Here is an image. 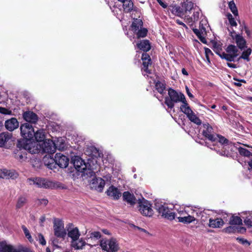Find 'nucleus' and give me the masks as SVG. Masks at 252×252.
I'll list each match as a JSON object with an SVG mask.
<instances>
[{
    "mask_svg": "<svg viewBox=\"0 0 252 252\" xmlns=\"http://www.w3.org/2000/svg\"><path fill=\"white\" fill-rule=\"evenodd\" d=\"M178 102H182V104L180 106L181 111L187 115L191 122L197 125H200L201 123V120L187 103L185 95H166L165 97V103L170 108H172L174 103Z\"/></svg>",
    "mask_w": 252,
    "mask_h": 252,
    "instance_id": "obj_1",
    "label": "nucleus"
},
{
    "mask_svg": "<svg viewBox=\"0 0 252 252\" xmlns=\"http://www.w3.org/2000/svg\"><path fill=\"white\" fill-rule=\"evenodd\" d=\"M200 131L203 136L209 140L207 146L220 154V137L216 133L213 127L208 123L204 124L200 127Z\"/></svg>",
    "mask_w": 252,
    "mask_h": 252,
    "instance_id": "obj_2",
    "label": "nucleus"
},
{
    "mask_svg": "<svg viewBox=\"0 0 252 252\" xmlns=\"http://www.w3.org/2000/svg\"><path fill=\"white\" fill-rule=\"evenodd\" d=\"M28 182L31 185H34L38 188L44 189H54L62 187V184L59 182L53 181L40 177L29 178Z\"/></svg>",
    "mask_w": 252,
    "mask_h": 252,
    "instance_id": "obj_3",
    "label": "nucleus"
},
{
    "mask_svg": "<svg viewBox=\"0 0 252 252\" xmlns=\"http://www.w3.org/2000/svg\"><path fill=\"white\" fill-rule=\"evenodd\" d=\"M200 19L201 21L199 24V29H193L192 30L194 33L199 38L200 41L202 43L206 44L207 41L205 38V35H207V32L209 29V26L206 17L201 15Z\"/></svg>",
    "mask_w": 252,
    "mask_h": 252,
    "instance_id": "obj_4",
    "label": "nucleus"
},
{
    "mask_svg": "<svg viewBox=\"0 0 252 252\" xmlns=\"http://www.w3.org/2000/svg\"><path fill=\"white\" fill-rule=\"evenodd\" d=\"M155 209L165 218L173 220L176 218V214L171 211L168 205L165 202L157 201L155 203Z\"/></svg>",
    "mask_w": 252,
    "mask_h": 252,
    "instance_id": "obj_5",
    "label": "nucleus"
},
{
    "mask_svg": "<svg viewBox=\"0 0 252 252\" xmlns=\"http://www.w3.org/2000/svg\"><path fill=\"white\" fill-rule=\"evenodd\" d=\"M102 249L107 252H116L118 250V244L114 238L102 239L100 242Z\"/></svg>",
    "mask_w": 252,
    "mask_h": 252,
    "instance_id": "obj_6",
    "label": "nucleus"
},
{
    "mask_svg": "<svg viewBox=\"0 0 252 252\" xmlns=\"http://www.w3.org/2000/svg\"><path fill=\"white\" fill-rule=\"evenodd\" d=\"M53 229L55 236L64 239L66 235V231L64 227V223L62 220L55 219L54 220Z\"/></svg>",
    "mask_w": 252,
    "mask_h": 252,
    "instance_id": "obj_7",
    "label": "nucleus"
},
{
    "mask_svg": "<svg viewBox=\"0 0 252 252\" xmlns=\"http://www.w3.org/2000/svg\"><path fill=\"white\" fill-rule=\"evenodd\" d=\"M138 204L139 210L143 215L147 217L153 216L154 211L152 208V204L149 201L144 198H142L141 200L139 199Z\"/></svg>",
    "mask_w": 252,
    "mask_h": 252,
    "instance_id": "obj_8",
    "label": "nucleus"
},
{
    "mask_svg": "<svg viewBox=\"0 0 252 252\" xmlns=\"http://www.w3.org/2000/svg\"><path fill=\"white\" fill-rule=\"evenodd\" d=\"M21 135L27 140H30L33 138L34 130L32 126L29 123L22 124L20 126Z\"/></svg>",
    "mask_w": 252,
    "mask_h": 252,
    "instance_id": "obj_9",
    "label": "nucleus"
},
{
    "mask_svg": "<svg viewBox=\"0 0 252 252\" xmlns=\"http://www.w3.org/2000/svg\"><path fill=\"white\" fill-rule=\"evenodd\" d=\"M234 148L235 147L231 142L221 136V156L227 157L231 156Z\"/></svg>",
    "mask_w": 252,
    "mask_h": 252,
    "instance_id": "obj_10",
    "label": "nucleus"
},
{
    "mask_svg": "<svg viewBox=\"0 0 252 252\" xmlns=\"http://www.w3.org/2000/svg\"><path fill=\"white\" fill-rule=\"evenodd\" d=\"M226 53L221 54V59H224L228 62L234 61V59L238 55V50L236 46L230 45L226 49Z\"/></svg>",
    "mask_w": 252,
    "mask_h": 252,
    "instance_id": "obj_11",
    "label": "nucleus"
},
{
    "mask_svg": "<svg viewBox=\"0 0 252 252\" xmlns=\"http://www.w3.org/2000/svg\"><path fill=\"white\" fill-rule=\"evenodd\" d=\"M105 185L104 180L100 177H94L90 182V186L92 189L98 192H102Z\"/></svg>",
    "mask_w": 252,
    "mask_h": 252,
    "instance_id": "obj_12",
    "label": "nucleus"
},
{
    "mask_svg": "<svg viewBox=\"0 0 252 252\" xmlns=\"http://www.w3.org/2000/svg\"><path fill=\"white\" fill-rule=\"evenodd\" d=\"M72 161L75 169L80 172L85 173L87 169V165L84 161L79 157H74L72 159Z\"/></svg>",
    "mask_w": 252,
    "mask_h": 252,
    "instance_id": "obj_13",
    "label": "nucleus"
},
{
    "mask_svg": "<svg viewBox=\"0 0 252 252\" xmlns=\"http://www.w3.org/2000/svg\"><path fill=\"white\" fill-rule=\"evenodd\" d=\"M192 12V17H190L189 15H186L185 19L186 23L189 24L190 26H192L193 24L199 18L200 15V10L198 7L195 5V7L194 8Z\"/></svg>",
    "mask_w": 252,
    "mask_h": 252,
    "instance_id": "obj_14",
    "label": "nucleus"
},
{
    "mask_svg": "<svg viewBox=\"0 0 252 252\" xmlns=\"http://www.w3.org/2000/svg\"><path fill=\"white\" fill-rule=\"evenodd\" d=\"M42 148L45 153L54 154L57 149L56 143L51 140H46L42 144Z\"/></svg>",
    "mask_w": 252,
    "mask_h": 252,
    "instance_id": "obj_15",
    "label": "nucleus"
},
{
    "mask_svg": "<svg viewBox=\"0 0 252 252\" xmlns=\"http://www.w3.org/2000/svg\"><path fill=\"white\" fill-rule=\"evenodd\" d=\"M55 160L56 166L61 168H66L68 164V158L61 153H57L55 156Z\"/></svg>",
    "mask_w": 252,
    "mask_h": 252,
    "instance_id": "obj_16",
    "label": "nucleus"
},
{
    "mask_svg": "<svg viewBox=\"0 0 252 252\" xmlns=\"http://www.w3.org/2000/svg\"><path fill=\"white\" fill-rule=\"evenodd\" d=\"M67 236L71 241L79 238L81 234L77 227H74L72 223H69L67 227Z\"/></svg>",
    "mask_w": 252,
    "mask_h": 252,
    "instance_id": "obj_17",
    "label": "nucleus"
},
{
    "mask_svg": "<svg viewBox=\"0 0 252 252\" xmlns=\"http://www.w3.org/2000/svg\"><path fill=\"white\" fill-rule=\"evenodd\" d=\"M18 176V174L15 170L6 169H0V178H1L15 179Z\"/></svg>",
    "mask_w": 252,
    "mask_h": 252,
    "instance_id": "obj_18",
    "label": "nucleus"
},
{
    "mask_svg": "<svg viewBox=\"0 0 252 252\" xmlns=\"http://www.w3.org/2000/svg\"><path fill=\"white\" fill-rule=\"evenodd\" d=\"M87 245V243L83 238H76L73 241H70V246L75 250H82Z\"/></svg>",
    "mask_w": 252,
    "mask_h": 252,
    "instance_id": "obj_19",
    "label": "nucleus"
},
{
    "mask_svg": "<svg viewBox=\"0 0 252 252\" xmlns=\"http://www.w3.org/2000/svg\"><path fill=\"white\" fill-rule=\"evenodd\" d=\"M23 119L30 123L35 124L38 121L37 115L31 111L24 112L23 114Z\"/></svg>",
    "mask_w": 252,
    "mask_h": 252,
    "instance_id": "obj_20",
    "label": "nucleus"
},
{
    "mask_svg": "<svg viewBox=\"0 0 252 252\" xmlns=\"http://www.w3.org/2000/svg\"><path fill=\"white\" fill-rule=\"evenodd\" d=\"M107 195L114 200H118L121 196V192L116 187L111 186L106 192Z\"/></svg>",
    "mask_w": 252,
    "mask_h": 252,
    "instance_id": "obj_21",
    "label": "nucleus"
},
{
    "mask_svg": "<svg viewBox=\"0 0 252 252\" xmlns=\"http://www.w3.org/2000/svg\"><path fill=\"white\" fill-rule=\"evenodd\" d=\"M4 126L7 130L12 131L19 126V122L16 118H11L5 122Z\"/></svg>",
    "mask_w": 252,
    "mask_h": 252,
    "instance_id": "obj_22",
    "label": "nucleus"
},
{
    "mask_svg": "<svg viewBox=\"0 0 252 252\" xmlns=\"http://www.w3.org/2000/svg\"><path fill=\"white\" fill-rule=\"evenodd\" d=\"M25 150H27L31 154H35L39 151L38 145L36 142H32L30 140H26V144L24 146Z\"/></svg>",
    "mask_w": 252,
    "mask_h": 252,
    "instance_id": "obj_23",
    "label": "nucleus"
},
{
    "mask_svg": "<svg viewBox=\"0 0 252 252\" xmlns=\"http://www.w3.org/2000/svg\"><path fill=\"white\" fill-rule=\"evenodd\" d=\"M182 7L183 10H179L178 13L180 16L183 14L184 12H185L186 15H187L188 12H192L195 6H194V4L192 2L186 1L182 4Z\"/></svg>",
    "mask_w": 252,
    "mask_h": 252,
    "instance_id": "obj_24",
    "label": "nucleus"
},
{
    "mask_svg": "<svg viewBox=\"0 0 252 252\" xmlns=\"http://www.w3.org/2000/svg\"><path fill=\"white\" fill-rule=\"evenodd\" d=\"M14 154L15 158L21 162L25 160L27 158V154L24 148L23 149L19 148L15 150Z\"/></svg>",
    "mask_w": 252,
    "mask_h": 252,
    "instance_id": "obj_25",
    "label": "nucleus"
},
{
    "mask_svg": "<svg viewBox=\"0 0 252 252\" xmlns=\"http://www.w3.org/2000/svg\"><path fill=\"white\" fill-rule=\"evenodd\" d=\"M195 211H193L191 215L189 214L186 217L177 216L176 215V218L178 219V221L184 223H190L195 220V217L193 216V213Z\"/></svg>",
    "mask_w": 252,
    "mask_h": 252,
    "instance_id": "obj_26",
    "label": "nucleus"
},
{
    "mask_svg": "<svg viewBox=\"0 0 252 252\" xmlns=\"http://www.w3.org/2000/svg\"><path fill=\"white\" fill-rule=\"evenodd\" d=\"M123 198L124 201L130 205H133L136 203V198L133 194L129 191H125L123 194Z\"/></svg>",
    "mask_w": 252,
    "mask_h": 252,
    "instance_id": "obj_27",
    "label": "nucleus"
},
{
    "mask_svg": "<svg viewBox=\"0 0 252 252\" xmlns=\"http://www.w3.org/2000/svg\"><path fill=\"white\" fill-rule=\"evenodd\" d=\"M246 228L241 226H230L223 230L226 233H243L246 231Z\"/></svg>",
    "mask_w": 252,
    "mask_h": 252,
    "instance_id": "obj_28",
    "label": "nucleus"
},
{
    "mask_svg": "<svg viewBox=\"0 0 252 252\" xmlns=\"http://www.w3.org/2000/svg\"><path fill=\"white\" fill-rule=\"evenodd\" d=\"M0 252H18V250L7 244L5 241H2L0 243Z\"/></svg>",
    "mask_w": 252,
    "mask_h": 252,
    "instance_id": "obj_29",
    "label": "nucleus"
},
{
    "mask_svg": "<svg viewBox=\"0 0 252 252\" xmlns=\"http://www.w3.org/2000/svg\"><path fill=\"white\" fill-rule=\"evenodd\" d=\"M33 137H34L35 139L37 142H42L45 139V134L44 130L42 129H39L36 132H34L33 134Z\"/></svg>",
    "mask_w": 252,
    "mask_h": 252,
    "instance_id": "obj_30",
    "label": "nucleus"
},
{
    "mask_svg": "<svg viewBox=\"0 0 252 252\" xmlns=\"http://www.w3.org/2000/svg\"><path fill=\"white\" fill-rule=\"evenodd\" d=\"M44 163L46 166L49 169H53L56 168V163L55 160V158L45 157L44 158Z\"/></svg>",
    "mask_w": 252,
    "mask_h": 252,
    "instance_id": "obj_31",
    "label": "nucleus"
},
{
    "mask_svg": "<svg viewBox=\"0 0 252 252\" xmlns=\"http://www.w3.org/2000/svg\"><path fill=\"white\" fill-rule=\"evenodd\" d=\"M138 48L144 51H148L151 49V46L149 41L144 40L137 44Z\"/></svg>",
    "mask_w": 252,
    "mask_h": 252,
    "instance_id": "obj_32",
    "label": "nucleus"
},
{
    "mask_svg": "<svg viewBox=\"0 0 252 252\" xmlns=\"http://www.w3.org/2000/svg\"><path fill=\"white\" fill-rule=\"evenodd\" d=\"M123 8L125 12H130L133 9V3L131 0H126L123 4Z\"/></svg>",
    "mask_w": 252,
    "mask_h": 252,
    "instance_id": "obj_33",
    "label": "nucleus"
},
{
    "mask_svg": "<svg viewBox=\"0 0 252 252\" xmlns=\"http://www.w3.org/2000/svg\"><path fill=\"white\" fill-rule=\"evenodd\" d=\"M151 64V60L150 59V61H143L142 65L143 67H142V71H143V74L144 76L147 75L148 74H151V71L150 69H148V66L149 64Z\"/></svg>",
    "mask_w": 252,
    "mask_h": 252,
    "instance_id": "obj_34",
    "label": "nucleus"
},
{
    "mask_svg": "<svg viewBox=\"0 0 252 252\" xmlns=\"http://www.w3.org/2000/svg\"><path fill=\"white\" fill-rule=\"evenodd\" d=\"M143 25L142 21L141 19H134L133 22H132L131 29L132 30L136 32L137 31L139 30V29H141L142 26Z\"/></svg>",
    "mask_w": 252,
    "mask_h": 252,
    "instance_id": "obj_35",
    "label": "nucleus"
},
{
    "mask_svg": "<svg viewBox=\"0 0 252 252\" xmlns=\"http://www.w3.org/2000/svg\"><path fill=\"white\" fill-rule=\"evenodd\" d=\"M229 223L232 225L240 226L242 224V220L239 217L232 216L229 220Z\"/></svg>",
    "mask_w": 252,
    "mask_h": 252,
    "instance_id": "obj_36",
    "label": "nucleus"
},
{
    "mask_svg": "<svg viewBox=\"0 0 252 252\" xmlns=\"http://www.w3.org/2000/svg\"><path fill=\"white\" fill-rule=\"evenodd\" d=\"M235 40L238 47L241 49H244L246 45V41L244 38L240 35H237Z\"/></svg>",
    "mask_w": 252,
    "mask_h": 252,
    "instance_id": "obj_37",
    "label": "nucleus"
},
{
    "mask_svg": "<svg viewBox=\"0 0 252 252\" xmlns=\"http://www.w3.org/2000/svg\"><path fill=\"white\" fill-rule=\"evenodd\" d=\"M27 199L25 196H20L18 197L16 207L17 209H20L23 207L27 203Z\"/></svg>",
    "mask_w": 252,
    "mask_h": 252,
    "instance_id": "obj_38",
    "label": "nucleus"
},
{
    "mask_svg": "<svg viewBox=\"0 0 252 252\" xmlns=\"http://www.w3.org/2000/svg\"><path fill=\"white\" fill-rule=\"evenodd\" d=\"M252 53V50L250 48L247 49L246 50L243 52L241 56L238 59L239 61L241 59L246 60L247 62L250 61L249 56Z\"/></svg>",
    "mask_w": 252,
    "mask_h": 252,
    "instance_id": "obj_39",
    "label": "nucleus"
},
{
    "mask_svg": "<svg viewBox=\"0 0 252 252\" xmlns=\"http://www.w3.org/2000/svg\"><path fill=\"white\" fill-rule=\"evenodd\" d=\"M9 139V137L8 134L3 132L0 133V147L4 146Z\"/></svg>",
    "mask_w": 252,
    "mask_h": 252,
    "instance_id": "obj_40",
    "label": "nucleus"
},
{
    "mask_svg": "<svg viewBox=\"0 0 252 252\" xmlns=\"http://www.w3.org/2000/svg\"><path fill=\"white\" fill-rule=\"evenodd\" d=\"M155 87L156 89L159 94L163 93L164 90L165 89V84L159 81H158L156 83Z\"/></svg>",
    "mask_w": 252,
    "mask_h": 252,
    "instance_id": "obj_41",
    "label": "nucleus"
},
{
    "mask_svg": "<svg viewBox=\"0 0 252 252\" xmlns=\"http://www.w3.org/2000/svg\"><path fill=\"white\" fill-rule=\"evenodd\" d=\"M101 235L100 232L98 231L92 232L90 234V237L88 238V241L90 240H98L100 238Z\"/></svg>",
    "mask_w": 252,
    "mask_h": 252,
    "instance_id": "obj_42",
    "label": "nucleus"
},
{
    "mask_svg": "<svg viewBox=\"0 0 252 252\" xmlns=\"http://www.w3.org/2000/svg\"><path fill=\"white\" fill-rule=\"evenodd\" d=\"M220 221L218 219L213 220L210 219L209 220V226L213 228L220 227Z\"/></svg>",
    "mask_w": 252,
    "mask_h": 252,
    "instance_id": "obj_43",
    "label": "nucleus"
},
{
    "mask_svg": "<svg viewBox=\"0 0 252 252\" xmlns=\"http://www.w3.org/2000/svg\"><path fill=\"white\" fill-rule=\"evenodd\" d=\"M228 6L231 12L235 16H237L238 14V10L236 5L233 1H230L228 2Z\"/></svg>",
    "mask_w": 252,
    "mask_h": 252,
    "instance_id": "obj_44",
    "label": "nucleus"
},
{
    "mask_svg": "<svg viewBox=\"0 0 252 252\" xmlns=\"http://www.w3.org/2000/svg\"><path fill=\"white\" fill-rule=\"evenodd\" d=\"M238 151L241 155L244 157H250L252 155V154L249 151L242 147L238 148Z\"/></svg>",
    "mask_w": 252,
    "mask_h": 252,
    "instance_id": "obj_45",
    "label": "nucleus"
},
{
    "mask_svg": "<svg viewBox=\"0 0 252 252\" xmlns=\"http://www.w3.org/2000/svg\"><path fill=\"white\" fill-rule=\"evenodd\" d=\"M57 149L60 151L63 150L65 149V144L62 138L58 139L56 143Z\"/></svg>",
    "mask_w": 252,
    "mask_h": 252,
    "instance_id": "obj_46",
    "label": "nucleus"
},
{
    "mask_svg": "<svg viewBox=\"0 0 252 252\" xmlns=\"http://www.w3.org/2000/svg\"><path fill=\"white\" fill-rule=\"evenodd\" d=\"M232 216L231 214H227L221 211V225L225 222L229 221Z\"/></svg>",
    "mask_w": 252,
    "mask_h": 252,
    "instance_id": "obj_47",
    "label": "nucleus"
},
{
    "mask_svg": "<svg viewBox=\"0 0 252 252\" xmlns=\"http://www.w3.org/2000/svg\"><path fill=\"white\" fill-rule=\"evenodd\" d=\"M136 32L138 37H144L147 35V30L146 29H142L141 28V29L137 31Z\"/></svg>",
    "mask_w": 252,
    "mask_h": 252,
    "instance_id": "obj_48",
    "label": "nucleus"
},
{
    "mask_svg": "<svg viewBox=\"0 0 252 252\" xmlns=\"http://www.w3.org/2000/svg\"><path fill=\"white\" fill-rule=\"evenodd\" d=\"M249 215L246 218L244 222L246 225L252 226V212L249 213Z\"/></svg>",
    "mask_w": 252,
    "mask_h": 252,
    "instance_id": "obj_49",
    "label": "nucleus"
},
{
    "mask_svg": "<svg viewBox=\"0 0 252 252\" xmlns=\"http://www.w3.org/2000/svg\"><path fill=\"white\" fill-rule=\"evenodd\" d=\"M22 228L24 232V234H25L26 237L28 239L29 241L32 242V236L31 235V234L30 233L29 230L24 225H23L22 226Z\"/></svg>",
    "mask_w": 252,
    "mask_h": 252,
    "instance_id": "obj_50",
    "label": "nucleus"
},
{
    "mask_svg": "<svg viewBox=\"0 0 252 252\" xmlns=\"http://www.w3.org/2000/svg\"><path fill=\"white\" fill-rule=\"evenodd\" d=\"M37 240L38 241L39 243L45 246L46 244V241L43 236V235L41 233H38L37 234Z\"/></svg>",
    "mask_w": 252,
    "mask_h": 252,
    "instance_id": "obj_51",
    "label": "nucleus"
},
{
    "mask_svg": "<svg viewBox=\"0 0 252 252\" xmlns=\"http://www.w3.org/2000/svg\"><path fill=\"white\" fill-rule=\"evenodd\" d=\"M213 49L214 51L219 56H220V47L219 44L213 43Z\"/></svg>",
    "mask_w": 252,
    "mask_h": 252,
    "instance_id": "obj_52",
    "label": "nucleus"
},
{
    "mask_svg": "<svg viewBox=\"0 0 252 252\" xmlns=\"http://www.w3.org/2000/svg\"><path fill=\"white\" fill-rule=\"evenodd\" d=\"M0 113L4 115H12V112L11 110L6 109L5 108L0 107Z\"/></svg>",
    "mask_w": 252,
    "mask_h": 252,
    "instance_id": "obj_53",
    "label": "nucleus"
},
{
    "mask_svg": "<svg viewBox=\"0 0 252 252\" xmlns=\"http://www.w3.org/2000/svg\"><path fill=\"white\" fill-rule=\"evenodd\" d=\"M229 22L231 26H236L237 23L235 21L234 19L233 18L232 15L231 14H228L227 15Z\"/></svg>",
    "mask_w": 252,
    "mask_h": 252,
    "instance_id": "obj_54",
    "label": "nucleus"
},
{
    "mask_svg": "<svg viewBox=\"0 0 252 252\" xmlns=\"http://www.w3.org/2000/svg\"><path fill=\"white\" fill-rule=\"evenodd\" d=\"M141 59L142 61L145 60L150 61V59H151L150 56L148 54L145 53L142 54Z\"/></svg>",
    "mask_w": 252,
    "mask_h": 252,
    "instance_id": "obj_55",
    "label": "nucleus"
},
{
    "mask_svg": "<svg viewBox=\"0 0 252 252\" xmlns=\"http://www.w3.org/2000/svg\"><path fill=\"white\" fill-rule=\"evenodd\" d=\"M237 240L241 244H247L248 245H250V243L246 239L241 238H237Z\"/></svg>",
    "mask_w": 252,
    "mask_h": 252,
    "instance_id": "obj_56",
    "label": "nucleus"
},
{
    "mask_svg": "<svg viewBox=\"0 0 252 252\" xmlns=\"http://www.w3.org/2000/svg\"><path fill=\"white\" fill-rule=\"evenodd\" d=\"M38 201L39 203L44 205H46L48 202V200L44 198L38 199Z\"/></svg>",
    "mask_w": 252,
    "mask_h": 252,
    "instance_id": "obj_57",
    "label": "nucleus"
},
{
    "mask_svg": "<svg viewBox=\"0 0 252 252\" xmlns=\"http://www.w3.org/2000/svg\"><path fill=\"white\" fill-rule=\"evenodd\" d=\"M182 212V213L179 215V216L186 217L189 214V212L186 210H185V211Z\"/></svg>",
    "mask_w": 252,
    "mask_h": 252,
    "instance_id": "obj_58",
    "label": "nucleus"
},
{
    "mask_svg": "<svg viewBox=\"0 0 252 252\" xmlns=\"http://www.w3.org/2000/svg\"><path fill=\"white\" fill-rule=\"evenodd\" d=\"M158 3L163 8H166L167 6V5L162 2L161 0H157Z\"/></svg>",
    "mask_w": 252,
    "mask_h": 252,
    "instance_id": "obj_59",
    "label": "nucleus"
},
{
    "mask_svg": "<svg viewBox=\"0 0 252 252\" xmlns=\"http://www.w3.org/2000/svg\"><path fill=\"white\" fill-rule=\"evenodd\" d=\"M176 23L177 24H178L179 25H182L186 29H188V27H187V26L183 23L182 22V21H181L180 20H176Z\"/></svg>",
    "mask_w": 252,
    "mask_h": 252,
    "instance_id": "obj_60",
    "label": "nucleus"
},
{
    "mask_svg": "<svg viewBox=\"0 0 252 252\" xmlns=\"http://www.w3.org/2000/svg\"><path fill=\"white\" fill-rule=\"evenodd\" d=\"M39 220H40V225L41 226L43 225V223L45 221V217L44 216H41L39 219Z\"/></svg>",
    "mask_w": 252,
    "mask_h": 252,
    "instance_id": "obj_61",
    "label": "nucleus"
},
{
    "mask_svg": "<svg viewBox=\"0 0 252 252\" xmlns=\"http://www.w3.org/2000/svg\"><path fill=\"white\" fill-rule=\"evenodd\" d=\"M205 53L207 59L208 60H209L208 55L209 54L211 53V51L208 48H205Z\"/></svg>",
    "mask_w": 252,
    "mask_h": 252,
    "instance_id": "obj_62",
    "label": "nucleus"
},
{
    "mask_svg": "<svg viewBox=\"0 0 252 252\" xmlns=\"http://www.w3.org/2000/svg\"><path fill=\"white\" fill-rule=\"evenodd\" d=\"M227 64L229 67H230L231 68H236V64H235L232 63L228 62V63H227Z\"/></svg>",
    "mask_w": 252,
    "mask_h": 252,
    "instance_id": "obj_63",
    "label": "nucleus"
},
{
    "mask_svg": "<svg viewBox=\"0 0 252 252\" xmlns=\"http://www.w3.org/2000/svg\"><path fill=\"white\" fill-rule=\"evenodd\" d=\"M168 94H177L175 92L174 90L170 89L168 90Z\"/></svg>",
    "mask_w": 252,
    "mask_h": 252,
    "instance_id": "obj_64",
    "label": "nucleus"
}]
</instances>
